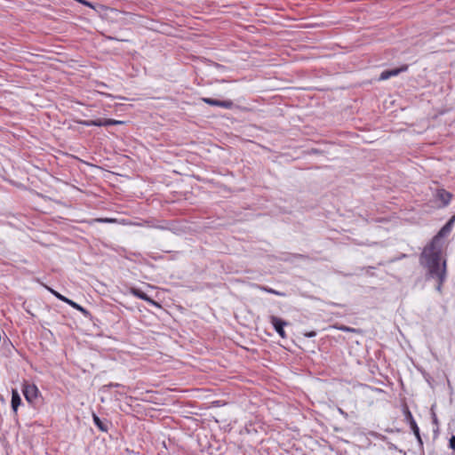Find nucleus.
Wrapping results in <instances>:
<instances>
[{"instance_id": "5", "label": "nucleus", "mask_w": 455, "mask_h": 455, "mask_svg": "<svg viewBox=\"0 0 455 455\" xmlns=\"http://www.w3.org/2000/svg\"><path fill=\"white\" fill-rule=\"evenodd\" d=\"M270 319V323H272L274 329L275 330V331L283 338H286V333L283 330L284 326H286L288 324L287 322L283 321V319L281 318H278L277 316H275V315H271L269 317Z\"/></svg>"}, {"instance_id": "18", "label": "nucleus", "mask_w": 455, "mask_h": 455, "mask_svg": "<svg viewBox=\"0 0 455 455\" xmlns=\"http://www.w3.org/2000/svg\"><path fill=\"white\" fill-rule=\"evenodd\" d=\"M450 448L455 451V435H452L449 441Z\"/></svg>"}, {"instance_id": "11", "label": "nucleus", "mask_w": 455, "mask_h": 455, "mask_svg": "<svg viewBox=\"0 0 455 455\" xmlns=\"http://www.w3.org/2000/svg\"><path fill=\"white\" fill-rule=\"evenodd\" d=\"M410 427H411V430H412L413 434L415 435V436H416V438H417V440H418L419 443L420 445H422V444H423V442H422V439H421V436H420L419 428V427H418V425H417L416 421H412V423H411V424H410Z\"/></svg>"}, {"instance_id": "15", "label": "nucleus", "mask_w": 455, "mask_h": 455, "mask_svg": "<svg viewBox=\"0 0 455 455\" xmlns=\"http://www.w3.org/2000/svg\"><path fill=\"white\" fill-rule=\"evenodd\" d=\"M66 303H68V305H70L74 308H76V309H78V310H80L82 312H85V310L81 306H79L78 304H76V302L72 301L69 299H67Z\"/></svg>"}, {"instance_id": "1", "label": "nucleus", "mask_w": 455, "mask_h": 455, "mask_svg": "<svg viewBox=\"0 0 455 455\" xmlns=\"http://www.w3.org/2000/svg\"><path fill=\"white\" fill-rule=\"evenodd\" d=\"M454 222L455 216H452L432 241L425 246L419 256V263L426 270V278L436 282L435 289L439 292H442V287L447 276L446 260L442 257V246L439 242L450 234Z\"/></svg>"}, {"instance_id": "7", "label": "nucleus", "mask_w": 455, "mask_h": 455, "mask_svg": "<svg viewBox=\"0 0 455 455\" xmlns=\"http://www.w3.org/2000/svg\"><path fill=\"white\" fill-rule=\"evenodd\" d=\"M408 69V65H403L400 68H393L389 70H384L379 76L380 80H387L391 76L399 75L402 72H405Z\"/></svg>"}, {"instance_id": "12", "label": "nucleus", "mask_w": 455, "mask_h": 455, "mask_svg": "<svg viewBox=\"0 0 455 455\" xmlns=\"http://www.w3.org/2000/svg\"><path fill=\"white\" fill-rule=\"evenodd\" d=\"M403 414H404L405 419L409 423V425L411 424L412 421H415L411 412L410 411V410L407 406H404V408H403Z\"/></svg>"}, {"instance_id": "8", "label": "nucleus", "mask_w": 455, "mask_h": 455, "mask_svg": "<svg viewBox=\"0 0 455 455\" xmlns=\"http://www.w3.org/2000/svg\"><path fill=\"white\" fill-rule=\"evenodd\" d=\"M436 195L438 199L443 202V205H447L450 203L452 196L450 192L444 189H438Z\"/></svg>"}, {"instance_id": "16", "label": "nucleus", "mask_w": 455, "mask_h": 455, "mask_svg": "<svg viewBox=\"0 0 455 455\" xmlns=\"http://www.w3.org/2000/svg\"><path fill=\"white\" fill-rule=\"evenodd\" d=\"M94 221H96V222H102V223H114V222L116 221V219H110V218H105V219L100 218V219L94 220Z\"/></svg>"}, {"instance_id": "20", "label": "nucleus", "mask_w": 455, "mask_h": 455, "mask_svg": "<svg viewBox=\"0 0 455 455\" xmlns=\"http://www.w3.org/2000/svg\"><path fill=\"white\" fill-rule=\"evenodd\" d=\"M316 335V332L312 331H309V332H305L304 333V336L305 337H307V338H313Z\"/></svg>"}, {"instance_id": "17", "label": "nucleus", "mask_w": 455, "mask_h": 455, "mask_svg": "<svg viewBox=\"0 0 455 455\" xmlns=\"http://www.w3.org/2000/svg\"><path fill=\"white\" fill-rule=\"evenodd\" d=\"M339 330L340 331H347V332H355V329L354 328H351V327H347V326H345V325H341V326H339L337 327Z\"/></svg>"}, {"instance_id": "4", "label": "nucleus", "mask_w": 455, "mask_h": 455, "mask_svg": "<svg viewBox=\"0 0 455 455\" xmlns=\"http://www.w3.org/2000/svg\"><path fill=\"white\" fill-rule=\"evenodd\" d=\"M202 100L213 107H220L226 109H231L234 106V102L231 100H220L212 98H202Z\"/></svg>"}, {"instance_id": "19", "label": "nucleus", "mask_w": 455, "mask_h": 455, "mask_svg": "<svg viewBox=\"0 0 455 455\" xmlns=\"http://www.w3.org/2000/svg\"><path fill=\"white\" fill-rule=\"evenodd\" d=\"M76 1L80 3V4H84V5H85V6H88V7H91V8L93 7L92 4L88 2L87 0H76Z\"/></svg>"}, {"instance_id": "9", "label": "nucleus", "mask_w": 455, "mask_h": 455, "mask_svg": "<svg viewBox=\"0 0 455 455\" xmlns=\"http://www.w3.org/2000/svg\"><path fill=\"white\" fill-rule=\"evenodd\" d=\"M21 403L20 396L16 390H12V408L14 411H17L18 407Z\"/></svg>"}, {"instance_id": "14", "label": "nucleus", "mask_w": 455, "mask_h": 455, "mask_svg": "<svg viewBox=\"0 0 455 455\" xmlns=\"http://www.w3.org/2000/svg\"><path fill=\"white\" fill-rule=\"evenodd\" d=\"M46 288H47V290H48L50 292H52V293L56 298H58L59 299H60V300H62V301H64V302H66V301H67L68 298H66V297L62 296L61 294H60L59 292L55 291L54 290H52V289H51V288H49V287H46Z\"/></svg>"}, {"instance_id": "6", "label": "nucleus", "mask_w": 455, "mask_h": 455, "mask_svg": "<svg viewBox=\"0 0 455 455\" xmlns=\"http://www.w3.org/2000/svg\"><path fill=\"white\" fill-rule=\"evenodd\" d=\"M130 292L131 294H132L133 296L140 299H143L147 302H148L149 304L156 307H161V305L156 302V300L152 299L151 298H149L145 292H143L142 291H140V289H137V288H134V287H132L130 289Z\"/></svg>"}, {"instance_id": "3", "label": "nucleus", "mask_w": 455, "mask_h": 455, "mask_svg": "<svg viewBox=\"0 0 455 455\" xmlns=\"http://www.w3.org/2000/svg\"><path fill=\"white\" fill-rule=\"evenodd\" d=\"M22 391L28 403H33L38 396V388L35 384H25Z\"/></svg>"}, {"instance_id": "13", "label": "nucleus", "mask_w": 455, "mask_h": 455, "mask_svg": "<svg viewBox=\"0 0 455 455\" xmlns=\"http://www.w3.org/2000/svg\"><path fill=\"white\" fill-rule=\"evenodd\" d=\"M259 288L261 290V291H264L266 292H268V293H271V294H275V295H278V296H284L285 294L283 293V292H280L278 291H275L272 288H268V287H266V286H259Z\"/></svg>"}, {"instance_id": "2", "label": "nucleus", "mask_w": 455, "mask_h": 455, "mask_svg": "<svg viewBox=\"0 0 455 455\" xmlns=\"http://www.w3.org/2000/svg\"><path fill=\"white\" fill-rule=\"evenodd\" d=\"M82 124L86 126L95 125V126H105V127L116 126V125L124 126V122L117 121L115 119H110V118H98L95 120H87V121L82 122Z\"/></svg>"}, {"instance_id": "10", "label": "nucleus", "mask_w": 455, "mask_h": 455, "mask_svg": "<svg viewBox=\"0 0 455 455\" xmlns=\"http://www.w3.org/2000/svg\"><path fill=\"white\" fill-rule=\"evenodd\" d=\"M92 419L94 424L99 427V429L102 432H107L108 427L106 423H104L95 413L92 414Z\"/></svg>"}]
</instances>
